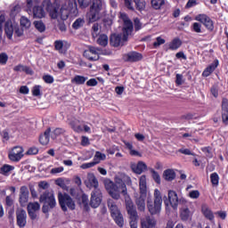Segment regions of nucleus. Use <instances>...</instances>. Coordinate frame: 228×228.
Instances as JSON below:
<instances>
[{"mask_svg": "<svg viewBox=\"0 0 228 228\" xmlns=\"http://www.w3.org/2000/svg\"><path fill=\"white\" fill-rule=\"evenodd\" d=\"M104 184L109 195L114 199V200H119L121 194L125 199L126 208L128 203L133 204V200H131V196L127 193V186L124 182L120 181L115 183L111 182V180H106Z\"/></svg>", "mask_w": 228, "mask_h": 228, "instance_id": "f257e3e1", "label": "nucleus"}, {"mask_svg": "<svg viewBox=\"0 0 228 228\" xmlns=\"http://www.w3.org/2000/svg\"><path fill=\"white\" fill-rule=\"evenodd\" d=\"M120 19H122L123 25V32L121 34H113L110 36V45L113 47H120L127 42V38H129V35L133 33V21L129 20L127 14L126 12L120 13Z\"/></svg>", "mask_w": 228, "mask_h": 228, "instance_id": "f03ea898", "label": "nucleus"}, {"mask_svg": "<svg viewBox=\"0 0 228 228\" xmlns=\"http://www.w3.org/2000/svg\"><path fill=\"white\" fill-rule=\"evenodd\" d=\"M140 195L134 194L135 204L138 211H145V200L147 199V177L142 175L139 179Z\"/></svg>", "mask_w": 228, "mask_h": 228, "instance_id": "7ed1b4c3", "label": "nucleus"}, {"mask_svg": "<svg viewBox=\"0 0 228 228\" xmlns=\"http://www.w3.org/2000/svg\"><path fill=\"white\" fill-rule=\"evenodd\" d=\"M69 15L76 17L77 15V2L76 0H65L59 12V18L67 20Z\"/></svg>", "mask_w": 228, "mask_h": 228, "instance_id": "20e7f679", "label": "nucleus"}, {"mask_svg": "<svg viewBox=\"0 0 228 228\" xmlns=\"http://www.w3.org/2000/svg\"><path fill=\"white\" fill-rule=\"evenodd\" d=\"M163 204V198L161 197V192L159 190H154V201L152 198L148 197L147 199V208L149 213L151 215H159L161 213V205Z\"/></svg>", "mask_w": 228, "mask_h": 228, "instance_id": "39448f33", "label": "nucleus"}, {"mask_svg": "<svg viewBox=\"0 0 228 228\" xmlns=\"http://www.w3.org/2000/svg\"><path fill=\"white\" fill-rule=\"evenodd\" d=\"M104 8V0H93L90 11L87 13L89 22H97L101 19V12Z\"/></svg>", "mask_w": 228, "mask_h": 228, "instance_id": "423d86ee", "label": "nucleus"}, {"mask_svg": "<svg viewBox=\"0 0 228 228\" xmlns=\"http://www.w3.org/2000/svg\"><path fill=\"white\" fill-rule=\"evenodd\" d=\"M108 208L110 211V215L118 227H124V216L117 206V202L112 199H109L107 201Z\"/></svg>", "mask_w": 228, "mask_h": 228, "instance_id": "0eeeda50", "label": "nucleus"}, {"mask_svg": "<svg viewBox=\"0 0 228 228\" xmlns=\"http://www.w3.org/2000/svg\"><path fill=\"white\" fill-rule=\"evenodd\" d=\"M59 199V204L61 206V208L64 213H67V211H74L76 209V201L70 195L67 193H61L59 192L58 194Z\"/></svg>", "mask_w": 228, "mask_h": 228, "instance_id": "6e6552de", "label": "nucleus"}, {"mask_svg": "<svg viewBox=\"0 0 228 228\" xmlns=\"http://www.w3.org/2000/svg\"><path fill=\"white\" fill-rule=\"evenodd\" d=\"M61 0H44L42 6L50 13L52 19H58L60 17V12L56 6H60Z\"/></svg>", "mask_w": 228, "mask_h": 228, "instance_id": "1a4fd4ad", "label": "nucleus"}, {"mask_svg": "<svg viewBox=\"0 0 228 228\" xmlns=\"http://www.w3.org/2000/svg\"><path fill=\"white\" fill-rule=\"evenodd\" d=\"M127 214L130 218V227L131 228H138V212L136 211V207H134V203H127L126 207Z\"/></svg>", "mask_w": 228, "mask_h": 228, "instance_id": "9d476101", "label": "nucleus"}, {"mask_svg": "<svg viewBox=\"0 0 228 228\" xmlns=\"http://www.w3.org/2000/svg\"><path fill=\"white\" fill-rule=\"evenodd\" d=\"M9 159L11 161L19 162L20 159L24 158V149L20 146H15L8 154Z\"/></svg>", "mask_w": 228, "mask_h": 228, "instance_id": "9b49d317", "label": "nucleus"}, {"mask_svg": "<svg viewBox=\"0 0 228 228\" xmlns=\"http://www.w3.org/2000/svg\"><path fill=\"white\" fill-rule=\"evenodd\" d=\"M100 53L101 49L94 46H89L88 49L84 52V56L89 60V61H97V60H99Z\"/></svg>", "mask_w": 228, "mask_h": 228, "instance_id": "f8f14e48", "label": "nucleus"}, {"mask_svg": "<svg viewBox=\"0 0 228 228\" xmlns=\"http://www.w3.org/2000/svg\"><path fill=\"white\" fill-rule=\"evenodd\" d=\"M101 202H102V192L101 189H94L91 193L90 206L94 208H99Z\"/></svg>", "mask_w": 228, "mask_h": 228, "instance_id": "ddd939ff", "label": "nucleus"}, {"mask_svg": "<svg viewBox=\"0 0 228 228\" xmlns=\"http://www.w3.org/2000/svg\"><path fill=\"white\" fill-rule=\"evenodd\" d=\"M168 200L174 209H177L179 204H186V200L177 197L175 191H168Z\"/></svg>", "mask_w": 228, "mask_h": 228, "instance_id": "4468645a", "label": "nucleus"}, {"mask_svg": "<svg viewBox=\"0 0 228 228\" xmlns=\"http://www.w3.org/2000/svg\"><path fill=\"white\" fill-rule=\"evenodd\" d=\"M39 201L48 204L49 208L52 209L56 206V199H54V194L53 192L45 191L41 195Z\"/></svg>", "mask_w": 228, "mask_h": 228, "instance_id": "2eb2a0df", "label": "nucleus"}, {"mask_svg": "<svg viewBox=\"0 0 228 228\" xmlns=\"http://www.w3.org/2000/svg\"><path fill=\"white\" fill-rule=\"evenodd\" d=\"M16 221L17 225L20 228L26 227V224H28V214L26 210L20 208L16 211Z\"/></svg>", "mask_w": 228, "mask_h": 228, "instance_id": "dca6fc26", "label": "nucleus"}, {"mask_svg": "<svg viewBox=\"0 0 228 228\" xmlns=\"http://www.w3.org/2000/svg\"><path fill=\"white\" fill-rule=\"evenodd\" d=\"M28 200H29V190L26 186H21L20 189L19 198V202L20 206H26V204H28Z\"/></svg>", "mask_w": 228, "mask_h": 228, "instance_id": "f3484780", "label": "nucleus"}, {"mask_svg": "<svg viewBox=\"0 0 228 228\" xmlns=\"http://www.w3.org/2000/svg\"><path fill=\"white\" fill-rule=\"evenodd\" d=\"M85 184L87 188H94V190H99V181L97 180L94 173H89L87 175Z\"/></svg>", "mask_w": 228, "mask_h": 228, "instance_id": "a211bd4d", "label": "nucleus"}, {"mask_svg": "<svg viewBox=\"0 0 228 228\" xmlns=\"http://www.w3.org/2000/svg\"><path fill=\"white\" fill-rule=\"evenodd\" d=\"M28 15H33L35 19H44L45 17V11L44 7L37 4L31 8V12Z\"/></svg>", "mask_w": 228, "mask_h": 228, "instance_id": "6ab92c4d", "label": "nucleus"}, {"mask_svg": "<svg viewBox=\"0 0 228 228\" xmlns=\"http://www.w3.org/2000/svg\"><path fill=\"white\" fill-rule=\"evenodd\" d=\"M142 58H143L142 53H136V52H130L124 55L125 61H131V62L140 61Z\"/></svg>", "mask_w": 228, "mask_h": 228, "instance_id": "aec40b11", "label": "nucleus"}, {"mask_svg": "<svg viewBox=\"0 0 228 228\" xmlns=\"http://www.w3.org/2000/svg\"><path fill=\"white\" fill-rule=\"evenodd\" d=\"M222 118L224 124H228V100L223 98L222 100Z\"/></svg>", "mask_w": 228, "mask_h": 228, "instance_id": "412c9836", "label": "nucleus"}, {"mask_svg": "<svg viewBox=\"0 0 228 228\" xmlns=\"http://www.w3.org/2000/svg\"><path fill=\"white\" fill-rule=\"evenodd\" d=\"M131 168L134 174H142V172H145L147 170V164L143 161H139L137 164H133L131 166Z\"/></svg>", "mask_w": 228, "mask_h": 228, "instance_id": "4be33fe9", "label": "nucleus"}, {"mask_svg": "<svg viewBox=\"0 0 228 228\" xmlns=\"http://www.w3.org/2000/svg\"><path fill=\"white\" fill-rule=\"evenodd\" d=\"M216 67H218V60L214 61L213 63H211L208 67H207L204 71L202 72L203 77H208V76H211L213 72L216 69Z\"/></svg>", "mask_w": 228, "mask_h": 228, "instance_id": "5701e85b", "label": "nucleus"}, {"mask_svg": "<svg viewBox=\"0 0 228 228\" xmlns=\"http://www.w3.org/2000/svg\"><path fill=\"white\" fill-rule=\"evenodd\" d=\"M142 228H152L156 225V220L154 218H151V216H147L141 220Z\"/></svg>", "mask_w": 228, "mask_h": 228, "instance_id": "b1692460", "label": "nucleus"}, {"mask_svg": "<svg viewBox=\"0 0 228 228\" xmlns=\"http://www.w3.org/2000/svg\"><path fill=\"white\" fill-rule=\"evenodd\" d=\"M14 30H15V28H13V23L12 22L11 20H8L4 25V31L9 39H11L12 37H13Z\"/></svg>", "mask_w": 228, "mask_h": 228, "instance_id": "393cba45", "label": "nucleus"}, {"mask_svg": "<svg viewBox=\"0 0 228 228\" xmlns=\"http://www.w3.org/2000/svg\"><path fill=\"white\" fill-rule=\"evenodd\" d=\"M183 45V41L179 39V37L174 38L169 44H168V49L170 51H177L179 47Z\"/></svg>", "mask_w": 228, "mask_h": 228, "instance_id": "a878e982", "label": "nucleus"}, {"mask_svg": "<svg viewBox=\"0 0 228 228\" xmlns=\"http://www.w3.org/2000/svg\"><path fill=\"white\" fill-rule=\"evenodd\" d=\"M88 81V77L81 76V75H76L72 79L71 83L72 85H85Z\"/></svg>", "mask_w": 228, "mask_h": 228, "instance_id": "bb28decb", "label": "nucleus"}, {"mask_svg": "<svg viewBox=\"0 0 228 228\" xmlns=\"http://www.w3.org/2000/svg\"><path fill=\"white\" fill-rule=\"evenodd\" d=\"M201 211L204 216L208 218V220H215V216L213 215V211H211V209L208 205H203L201 207Z\"/></svg>", "mask_w": 228, "mask_h": 228, "instance_id": "cd10ccee", "label": "nucleus"}, {"mask_svg": "<svg viewBox=\"0 0 228 228\" xmlns=\"http://www.w3.org/2000/svg\"><path fill=\"white\" fill-rule=\"evenodd\" d=\"M49 134H51V128H48L46 131H45L44 134L40 135L39 142L41 145H47V143H49Z\"/></svg>", "mask_w": 228, "mask_h": 228, "instance_id": "c85d7f7f", "label": "nucleus"}, {"mask_svg": "<svg viewBox=\"0 0 228 228\" xmlns=\"http://www.w3.org/2000/svg\"><path fill=\"white\" fill-rule=\"evenodd\" d=\"M14 72H25L26 74H33V70L28 66L19 64L13 68Z\"/></svg>", "mask_w": 228, "mask_h": 228, "instance_id": "c756f323", "label": "nucleus"}, {"mask_svg": "<svg viewBox=\"0 0 228 228\" xmlns=\"http://www.w3.org/2000/svg\"><path fill=\"white\" fill-rule=\"evenodd\" d=\"M69 124L76 133H81L83 131V127L79 125V120L72 119Z\"/></svg>", "mask_w": 228, "mask_h": 228, "instance_id": "7c9ffc66", "label": "nucleus"}, {"mask_svg": "<svg viewBox=\"0 0 228 228\" xmlns=\"http://www.w3.org/2000/svg\"><path fill=\"white\" fill-rule=\"evenodd\" d=\"M15 170V167L8 165V164H4L1 168H0V174H2V175H10V173Z\"/></svg>", "mask_w": 228, "mask_h": 228, "instance_id": "2f4dec72", "label": "nucleus"}, {"mask_svg": "<svg viewBox=\"0 0 228 228\" xmlns=\"http://www.w3.org/2000/svg\"><path fill=\"white\" fill-rule=\"evenodd\" d=\"M163 177L166 181H174L175 179V172L173 169L165 170Z\"/></svg>", "mask_w": 228, "mask_h": 228, "instance_id": "473e14b6", "label": "nucleus"}, {"mask_svg": "<svg viewBox=\"0 0 228 228\" xmlns=\"http://www.w3.org/2000/svg\"><path fill=\"white\" fill-rule=\"evenodd\" d=\"M181 219L183 222H186V220H190V218H191V212H190V209L188 208H183L181 210V214H180Z\"/></svg>", "mask_w": 228, "mask_h": 228, "instance_id": "72a5a7b5", "label": "nucleus"}, {"mask_svg": "<svg viewBox=\"0 0 228 228\" xmlns=\"http://www.w3.org/2000/svg\"><path fill=\"white\" fill-rule=\"evenodd\" d=\"M27 1V12L31 13V9L34 6L40 4V0H26Z\"/></svg>", "mask_w": 228, "mask_h": 228, "instance_id": "f704fd0d", "label": "nucleus"}, {"mask_svg": "<svg viewBox=\"0 0 228 228\" xmlns=\"http://www.w3.org/2000/svg\"><path fill=\"white\" fill-rule=\"evenodd\" d=\"M20 22L21 28H23L24 29H29V28H31V20L26 18V16H22L20 18Z\"/></svg>", "mask_w": 228, "mask_h": 228, "instance_id": "c9c22d12", "label": "nucleus"}, {"mask_svg": "<svg viewBox=\"0 0 228 228\" xmlns=\"http://www.w3.org/2000/svg\"><path fill=\"white\" fill-rule=\"evenodd\" d=\"M195 20H197L198 22H200V24H203V26L205 25V23L210 19L209 16H208L207 14H198L195 16Z\"/></svg>", "mask_w": 228, "mask_h": 228, "instance_id": "e433bc0d", "label": "nucleus"}, {"mask_svg": "<svg viewBox=\"0 0 228 228\" xmlns=\"http://www.w3.org/2000/svg\"><path fill=\"white\" fill-rule=\"evenodd\" d=\"M97 44L102 45V47H106L108 45V36L106 35H100L97 39Z\"/></svg>", "mask_w": 228, "mask_h": 228, "instance_id": "4c0bfd02", "label": "nucleus"}, {"mask_svg": "<svg viewBox=\"0 0 228 228\" xmlns=\"http://www.w3.org/2000/svg\"><path fill=\"white\" fill-rule=\"evenodd\" d=\"M151 6L154 10H159L165 6V0H151Z\"/></svg>", "mask_w": 228, "mask_h": 228, "instance_id": "58836bf2", "label": "nucleus"}, {"mask_svg": "<svg viewBox=\"0 0 228 228\" xmlns=\"http://www.w3.org/2000/svg\"><path fill=\"white\" fill-rule=\"evenodd\" d=\"M34 26L39 33H44V31H45V24H44L42 20L34 21Z\"/></svg>", "mask_w": 228, "mask_h": 228, "instance_id": "ea45409f", "label": "nucleus"}, {"mask_svg": "<svg viewBox=\"0 0 228 228\" xmlns=\"http://www.w3.org/2000/svg\"><path fill=\"white\" fill-rule=\"evenodd\" d=\"M28 211H38L40 209V204L38 202H30L27 208Z\"/></svg>", "mask_w": 228, "mask_h": 228, "instance_id": "a19ab883", "label": "nucleus"}, {"mask_svg": "<svg viewBox=\"0 0 228 228\" xmlns=\"http://www.w3.org/2000/svg\"><path fill=\"white\" fill-rule=\"evenodd\" d=\"M210 181L214 186H218V183L220 181V177L217 173H213L210 175Z\"/></svg>", "mask_w": 228, "mask_h": 228, "instance_id": "79ce46f5", "label": "nucleus"}, {"mask_svg": "<svg viewBox=\"0 0 228 228\" xmlns=\"http://www.w3.org/2000/svg\"><path fill=\"white\" fill-rule=\"evenodd\" d=\"M104 159H106V155L101 151H96L94 161H98V163H101V161H104Z\"/></svg>", "mask_w": 228, "mask_h": 228, "instance_id": "37998d69", "label": "nucleus"}, {"mask_svg": "<svg viewBox=\"0 0 228 228\" xmlns=\"http://www.w3.org/2000/svg\"><path fill=\"white\" fill-rule=\"evenodd\" d=\"M95 165H99V160L84 163L80 166V168H82L83 170H86V168H92L93 167H95Z\"/></svg>", "mask_w": 228, "mask_h": 228, "instance_id": "c03bdc74", "label": "nucleus"}, {"mask_svg": "<svg viewBox=\"0 0 228 228\" xmlns=\"http://www.w3.org/2000/svg\"><path fill=\"white\" fill-rule=\"evenodd\" d=\"M135 6L139 12H143L145 10V1L143 0H134Z\"/></svg>", "mask_w": 228, "mask_h": 228, "instance_id": "a18cd8bd", "label": "nucleus"}, {"mask_svg": "<svg viewBox=\"0 0 228 228\" xmlns=\"http://www.w3.org/2000/svg\"><path fill=\"white\" fill-rule=\"evenodd\" d=\"M80 8H88L92 4V0H77Z\"/></svg>", "mask_w": 228, "mask_h": 228, "instance_id": "49530a36", "label": "nucleus"}, {"mask_svg": "<svg viewBox=\"0 0 228 228\" xmlns=\"http://www.w3.org/2000/svg\"><path fill=\"white\" fill-rule=\"evenodd\" d=\"M151 172L152 178L155 181V183H157V184H160L161 183V176H159V174H158V172H156L154 169H151Z\"/></svg>", "mask_w": 228, "mask_h": 228, "instance_id": "de8ad7c7", "label": "nucleus"}, {"mask_svg": "<svg viewBox=\"0 0 228 228\" xmlns=\"http://www.w3.org/2000/svg\"><path fill=\"white\" fill-rule=\"evenodd\" d=\"M192 28V31H194V33H202V24L199 23V22H194L191 26Z\"/></svg>", "mask_w": 228, "mask_h": 228, "instance_id": "09e8293b", "label": "nucleus"}, {"mask_svg": "<svg viewBox=\"0 0 228 228\" xmlns=\"http://www.w3.org/2000/svg\"><path fill=\"white\" fill-rule=\"evenodd\" d=\"M8 63V53H0V65H6Z\"/></svg>", "mask_w": 228, "mask_h": 228, "instance_id": "8fccbe9b", "label": "nucleus"}, {"mask_svg": "<svg viewBox=\"0 0 228 228\" xmlns=\"http://www.w3.org/2000/svg\"><path fill=\"white\" fill-rule=\"evenodd\" d=\"M85 24V20L83 19H77L72 25L74 29H79Z\"/></svg>", "mask_w": 228, "mask_h": 228, "instance_id": "3c124183", "label": "nucleus"}, {"mask_svg": "<svg viewBox=\"0 0 228 228\" xmlns=\"http://www.w3.org/2000/svg\"><path fill=\"white\" fill-rule=\"evenodd\" d=\"M43 80L47 85H53V83H54V77L53 76H51V75H45V76H43Z\"/></svg>", "mask_w": 228, "mask_h": 228, "instance_id": "603ef678", "label": "nucleus"}, {"mask_svg": "<svg viewBox=\"0 0 228 228\" xmlns=\"http://www.w3.org/2000/svg\"><path fill=\"white\" fill-rule=\"evenodd\" d=\"M178 152H180L181 154H184V156H195V153L191 152L190 149L181 148L178 150Z\"/></svg>", "mask_w": 228, "mask_h": 228, "instance_id": "864d4df0", "label": "nucleus"}, {"mask_svg": "<svg viewBox=\"0 0 228 228\" xmlns=\"http://www.w3.org/2000/svg\"><path fill=\"white\" fill-rule=\"evenodd\" d=\"M205 28L208 29V31H213L215 29V25L213 23V20L211 18L205 23Z\"/></svg>", "mask_w": 228, "mask_h": 228, "instance_id": "5fc2aeb1", "label": "nucleus"}, {"mask_svg": "<svg viewBox=\"0 0 228 228\" xmlns=\"http://www.w3.org/2000/svg\"><path fill=\"white\" fill-rule=\"evenodd\" d=\"M20 12V5H14L11 10V17H15Z\"/></svg>", "mask_w": 228, "mask_h": 228, "instance_id": "6e6d98bb", "label": "nucleus"}, {"mask_svg": "<svg viewBox=\"0 0 228 228\" xmlns=\"http://www.w3.org/2000/svg\"><path fill=\"white\" fill-rule=\"evenodd\" d=\"M54 46H55L56 51H59V53H61V51L63 49V41H61V40L55 41Z\"/></svg>", "mask_w": 228, "mask_h": 228, "instance_id": "4d7b16f0", "label": "nucleus"}, {"mask_svg": "<svg viewBox=\"0 0 228 228\" xmlns=\"http://www.w3.org/2000/svg\"><path fill=\"white\" fill-rule=\"evenodd\" d=\"M92 30V36L94 37V38L97 37V35H99V24L94 23L93 25Z\"/></svg>", "mask_w": 228, "mask_h": 228, "instance_id": "13d9d810", "label": "nucleus"}, {"mask_svg": "<svg viewBox=\"0 0 228 228\" xmlns=\"http://www.w3.org/2000/svg\"><path fill=\"white\" fill-rule=\"evenodd\" d=\"M63 170H65L63 167H54L51 169L50 174L55 175L56 174H61Z\"/></svg>", "mask_w": 228, "mask_h": 228, "instance_id": "bf43d9fd", "label": "nucleus"}, {"mask_svg": "<svg viewBox=\"0 0 228 228\" xmlns=\"http://www.w3.org/2000/svg\"><path fill=\"white\" fill-rule=\"evenodd\" d=\"M42 88L41 86H35L32 88V95H34L35 97H38V95H40V89Z\"/></svg>", "mask_w": 228, "mask_h": 228, "instance_id": "052dcab7", "label": "nucleus"}, {"mask_svg": "<svg viewBox=\"0 0 228 228\" xmlns=\"http://www.w3.org/2000/svg\"><path fill=\"white\" fill-rule=\"evenodd\" d=\"M165 44V39L160 37H157L156 41L153 43L154 47H159V45H163Z\"/></svg>", "mask_w": 228, "mask_h": 228, "instance_id": "680f3d73", "label": "nucleus"}, {"mask_svg": "<svg viewBox=\"0 0 228 228\" xmlns=\"http://www.w3.org/2000/svg\"><path fill=\"white\" fill-rule=\"evenodd\" d=\"M202 152L206 154L208 158H213V153L211 152V148L204 147L201 149Z\"/></svg>", "mask_w": 228, "mask_h": 228, "instance_id": "e2e57ef3", "label": "nucleus"}, {"mask_svg": "<svg viewBox=\"0 0 228 228\" xmlns=\"http://www.w3.org/2000/svg\"><path fill=\"white\" fill-rule=\"evenodd\" d=\"M189 197L191 199H199V197H200V192L199 191H191L189 192Z\"/></svg>", "mask_w": 228, "mask_h": 228, "instance_id": "0e129e2a", "label": "nucleus"}, {"mask_svg": "<svg viewBox=\"0 0 228 228\" xmlns=\"http://www.w3.org/2000/svg\"><path fill=\"white\" fill-rule=\"evenodd\" d=\"M97 85H99V82L95 78H90L86 81V86H97Z\"/></svg>", "mask_w": 228, "mask_h": 228, "instance_id": "69168bd1", "label": "nucleus"}, {"mask_svg": "<svg viewBox=\"0 0 228 228\" xmlns=\"http://www.w3.org/2000/svg\"><path fill=\"white\" fill-rule=\"evenodd\" d=\"M27 154H28V156H33L35 154H38V148L37 147H31L30 149H28V151H27Z\"/></svg>", "mask_w": 228, "mask_h": 228, "instance_id": "338daca9", "label": "nucleus"}, {"mask_svg": "<svg viewBox=\"0 0 228 228\" xmlns=\"http://www.w3.org/2000/svg\"><path fill=\"white\" fill-rule=\"evenodd\" d=\"M125 6L128 10H132V12L134 10V7L133 6V0H125Z\"/></svg>", "mask_w": 228, "mask_h": 228, "instance_id": "774afa93", "label": "nucleus"}]
</instances>
